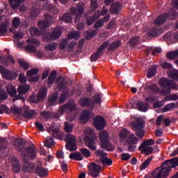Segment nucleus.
Returning a JSON list of instances; mask_svg holds the SVG:
<instances>
[{
    "label": "nucleus",
    "mask_w": 178,
    "mask_h": 178,
    "mask_svg": "<svg viewBox=\"0 0 178 178\" xmlns=\"http://www.w3.org/2000/svg\"><path fill=\"white\" fill-rule=\"evenodd\" d=\"M134 104L136 105L138 111H140L141 112H147V111H148V106L143 102H135Z\"/></svg>",
    "instance_id": "393cba45"
},
{
    "label": "nucleus",
    "mask_w": 178,
    "mask_h": 178,
    "mask_svg": "<svg viewBox=\"0 0 178 178\" xmlns=\"http://www.w3.org/2000/svg\"><path fill=\"white\" fill-rule=\"evenodd\" d=\"M80 37V33L79 32H72L68 35V38L64 39L60 44V49H65L66 45H67V41L69 40H79Z\"/></svg>",
    "instance_id": "f8f14e48"
},
{
    "label": "nucleus",
    "mask_w": 178,
    "mask_h": 178,
    "mask_svg": "<svg viewBox=\"0 0 178 178\" xmlns=\"http://www.w3.org/2000/svg\"><path fill=\"white\" fill-rule=\"evenodd\" d=\"M31 35H41V33L37 28L31 29Z\"/></svg>",
    "instance_id": "680f3d73"
},
{
    "label": "nucleus",
    "mask_w": 178,
    "mask_h": 178,
    "mask_svg": "<svg viewBox=\"0 0 178 178\" xmlns=\"http://www.w3.org/2000/svg\"><path fill=\"white\" fill-rule=\"evenodd\" d=\"M48 131L49 133H50V134H53V136L55 137V138H58V140H63L65 138V135L63 134V132L60 131L59 129L53 130L49 129Z\"/></svg>",
    "instance_id": "412c9836"
},
{
    "label": "nucleus",
    "mask_w": 178,
    "mask_h": 178,
    "mask_svg": "<svg viewBox=\"0 0 178 178\" xmlns=\"http://www.w3.org/2000/svg\"><path fill=\"white\" fill-rule=\"evenodd\" d=\"M159 31L156 28H154L151 32L147 33V35L154 37V35H158Z\"/></svg>",
    "instance_id": "69168bd1"
},
{
    "label": "nucleus",
    "mask_w": 178,
    "mask_h": 178,
    "mask_svg": "<svg viewBox=\"0 0 178 178\" xmlns=\"http://www.w3.org/2000/svg\"><path fill=\"white\" fill-rule=\"evenodd\" d=\"M93 124L97 130H102V129L106 126V122H105V119H104V118L97 115L94 119Z\"/></svg>",
    "instance_id": "ddd939ff"
},
{
    "label": "nucleus",
    "mask_w": 178,
    "mask_h": 178,
    "mask_svg": "<svg viewBox=\"0 0 178 178\" xmlns=\"http://www.w3.org/2000/svg\"><path fill=\"white\" fill-rule=\"evenodd\" d=\"M140 42V38L138 36L134 37L131 40L129 41V43L131 45H137Z\"/></svg>",
    "instance_id": "13d9d810"
},
{
    "label": "nucleus",
    "mask_w": 178,
    "mask_h": 178,
    "mask_svg": "<svg viewBox=\"0 0 178 178\" xmlns=\"http://www.w3.org/2000/svg\"><path fill=\"white\" fill-rule=\"evenodd\" d=\"M56 77V71H53L51 72L49 79H48V84L51 85L55 81V78Z\"/></svg>",
    "instance_id": "4c0bfd02"
},
{
    "label": "nucleus",
    "mask_w": 178,
    "mask_h": 178,
    "mask_svg": "<svg viewBox=\"0 0 178 178\" xmlns=\"http://www.w3.org/2000/svg\"><path fill=\"white\" fill-rule=\"evenodd\" d=\"M11 163L13 165L14 172H15V173H19V172H20V165H19V161L13 158L11 160Z\"/></svg>",
    "instance_id": "bb28decb"
},
{
    "label": "nucleus",
    "mask_w": 178,
    "mask_h": 178,
    "mask_svg": "<svg viewBox=\"0 0 178 178\" xmlns=\"http://www.w3.org/2000/svg\"><path fill=\"white\" fill-rule=\"evenodd\" d=\"M155 144V141L153 139H148L145 140L140 146L142 147H149L150 145H154Z\"/></svg>",
    "instance_id": "49530a36"
},
{
    "label": "nucleus",
    "mask_w": 178,
    "mask_h": 178,
    "mask_svg": "<svg viewBox=\"0 0 178 178\" xmlns=\"http://www.w3.org/2000/svg\"><path fill=\"white\" fill-rule=\"evenodd\" d=\"M26 42H28V44H33V45H36L38 46L40 44V41L37 40V39L34 38H29Z\"/></svg>",
    "instance_id": "3c124183"
},
{
    "label": "nucleus",
    "mask_w": 178,
    "mask_h": 178,
    "mask_svg": "<svg viewBox=\"0 0 178 178\" xmlns=\"http://www.w3.org/2000/svg\"><path fill=\"white\" fill-rule=\"evenodd\" d=\"M79 104L81 105V106H88V105H92L94 106V102L86 97L81 99Z\"/></svg>",
    "instance_id": "a878e982"
},
{
    "label": "nucleus",
    "mask_w": 178,
    "mask_h": 178,
    "mask_svg": "<svg viewBox=\"0 0 178 178\" xmlns=\"http://www.w3.org/2000/svg\"><path fill=\"white\" fill-rule=\"evenodd\" d=\"M67 145L66 148L69 151H76L77 149V143L76 142V137L72 134H68L66 136Z\"/></svg>",
    "instance_id": "1a4fd4ad"
},
{
    "label": "nucleus",
    "mask_w": 178,
    "mask_h": 178,
    "mask_svg": "<svg viewBox=\"0 0 178 178\" xmlns=\"http://www.w3.org/2000/svg\"><path fill=\"white\" fill-rule=\"evenodd\" d=\"M64 130L66 131V133H72V131H73V124L69 122H65Z\"/></svg>",
    "instance_id": "c9c22d12"
},
{
    "label": "nucleus",
    "mask_w": 178,
    "mask_h": 178,
    "mask_svg": "<svg viewBox=\"0 0 178 178\" xmlns=\"http://www.w3.org/2000/svg\"><path fill=\"white\" fill-rule=\"evenodd\" d=\"M99 138L102 143V148L107 151H113L115 146L109 143V134L106 131H102L99 134Z\"/></svg>",
    "instance_id": "20e7f679"
},
{
    "label": "nucleus",
    "mask_w": 178,
    "mask_h": 178,
    "mask_svg": "<svg viewBox=\"0 0 178 178\" xmlns=\"http://www.w3.org/2000/svg\"><path fill=\"white\" fill-rule=\"evenodd\" d=\"M11 112L15 115H19L22 112V108H17L15 106L11 107Z\"/></svg>",
    "instance_id": "052dcab7"
},
{
    "label": "nucleus",
    "mask_w": 178,
    "mask_h": 178,
    "mask_svg": "<svg viewBox=\"0 0 178 178\" xmlns=\"http://www.w3.org/2000/svg\"><path fill=\"white\" fill-rule=\"evenodd\" d=\"M57 86L59 88V90H63V94L61 95L60 97V102H65V100L66 99V97H67V90L66 89V87L67 86V83L66 81H65V78L60 77L56 81Z\"/></svg>",
    "instance_id": "0eeeda50"
},
{
    "label": "nucleus",
    "mask_w": 178,
    "mask_h": 178,
    "mask_svg": "<svg viewBox=\"0 0 178 178\" xmlns=\"http://www.w3.org/2000/svg\"><path fill=\"white\" fill-rule=\"evenodd\" d=\"M0 72L1 73L2 76L6 79V80H15V79H16V74H12L10 71L6 70L1 66H0Z\"/></svg>",
    "instance_id": "6ab92c4d"
},
{
    "label": "nucleus",
    "mask_w": 178,
    "mask_h": 178,
    "mask_svg": "<svg viewBox=\"0 0 178 178\" xmlns=\"http://www.w3.org/2000/svg\"><path fill=\"white\" fill-rule=\"evenodd\" d=\"M17 149L20 151L21 155L24 156V163L22 166V170L24 172H28L29 173H31V172H34L35 168L34 167V164L33 163H29L26 161V156H27V154L31 159H34L35 156H37V150L35 147H28L27 149H24V145L19 144L18 147H17Z\"/></svg>",
    "instance_id": "f257e3e1"
},
{
    "label": "nucleus",
    "mask_w": 178,
    "mask_h": 178,
    "mask_svg": "<svg viewBox=\"0 0 178 178\" xmlns=\"http://www.w3.org/2000/svg\"><path fill=\"white\" fill-rule=\"evenodd\" d=\"M100 161L102 163H103V165H106V166H111V165H112V160L108 159L106 156L101 158Z\"/></svg>",
    "instance_id": "58836bf2"
},
{
    "label": "nucleus",
    "mask_w": 178,
    "mask_h": 178,
    "mask_svg": "<svg viewBox=\"0 0 178 178\" xmlns=\"http://www.w3.org/2000/svg\"><path fill=\"white\" fill-rule=\"evenodd\" d=\"M47 97V88H42L40 90L36 99L34 96L30 97V102L33 104H37V102H40V101H42V99Z\"/></svg>",
    "instance_id": "9d476101"
},
{
    "label": "nucleus",
    "mask_w": 178,
    "mask_h": 178,
    "mask_svg": "<svg viewBox=\"0 0 178 178\" xmlns=\"http://www.w3.org/2000/svg\"><path fill=\"white\" fill-rule=\"evenodd\" d=\"M167 58L168 59H175L176 58H178V50L175 51H170L167 54Z\"/></svg>",
    "instance_id": "c03bdc74"
},
{
    "label": "nucleus",
    "mask_w": 178,
    "mask_h": 178,
    "mask_svg": "<svg viewBox=\"0 0 178 178\" xmlns=\"http://www.w3.org/2000/svg\"><path fill=\"white\" fill-rule=\"evenodd\" d=\"M144 124H145V122L140 119H137L136 122L130 124L131 127H132L134 130H136V134L139 138H143V137L145 136V132L143 129H144Z\"/></svg>",
    "instance_id": "423d86ee"
},
{
    "label": "nucleus",
    "mask_w": 178,
    "mask_h": 178,
    "mask_svg": "<svg viewBox=\"0 0 178 178\" xmlns=\"http://www.w3.org/2000/svg\"><path fill=\"white\" fill-rule=\"evenodd\" d=\"M156 74V67L154 66H152L151 68H149L148 72H147V77L149 79Z\"/></svg>",
    "instance_id": "a18cd8bd"
},
{
    "label": "nucleus",
    "mask_w": 178,
    "mask_h": 178,
    "mask_svg": "<svg viewBox=\"0 0 178 178\" xmlns=\"http://www.w3.org/2000/svg\"><path fill=\"white\" fill-rule=\"evenodd\" d=\"M170 168L166 165V163H163L161 167H159L154 170L153 177L154 178H166L169 177Z\"/></svg>",
    "instance_id": "39448f33"
},
{
    "label": "nucleus",
    "mask_w": 178,
    "mask_h": 178,
    "mask_svg": "<svg viewBox=\"0 0 178 178\" xmlns=\"http://www.w3.org/2000/svg\"><path fill=\"white\" fill-rule=\"evenodd\" d=\"M121 42L120 41H115L113 42L108 47V50L109 51H113V49H116L118 48H119V47H120L121 45Z\"/></svg>",
    "instance_id": "a19ab883"
},
{
    "label": "nucleus",
    "mask_w": 178,
    "mask_h": 178,
    "mask_svg": "<svg viewBox=\"0 0 178 178\" xmlns=\"http://www.w3.org/2000/svg\"><path fill=\"white\" fill-rule=\"evenodd\" d=\"M11 8L13 9H17L18 6H20V3H23L24 0H9Z\"/></svg>",
    "instance_id": "c756f323"
},
{
    "label": "nucleus",
    "mask_w": 178,
    "mask_h": 178,
    "mask_svg": "<svg viewBox=\"0 0 178 178\" xmlns=\"http://www.w3.org/2000/svg\"><path fill=\"white\" fill-rule=\"evenodd\" d=\"M38 73V69H33L27 72V76L31 77V76H35Z\"/></svg>",
    "instance_id": "0e129e2a"
},
{
    "label": "nucleus",
    "mask_w": 178,
    "mask_h": 178,
    "mask_svg": "<svg viewBox=\"0 0 178 178\" xmlns=\"http://www.w3.org/2000/svg\"><path fill=\"white\" fill-rule=\"evenodd\" d=\"M19 66L22 67L23 69H25V70H27L29 69V63H26L22 60H19Z\"/></svg>",
    "instance_id": "e2e57ef3"
},
{
    "label": "nucleus",
    "mask_w": 178,
    "mask_h": 178,
    "mask_svg": "<svg viewBox=\"0 0 178 178\" xmlns=\"http://www.w3.org/2000/svg\"><path fill=\"white\" fill-rule=\"evenodd\" d=\"M80 152L82 155L85 156V158H90V156H91V152H90L88 149H86V148L80 149Z\"/></svg>",
    "instance_id": "37998d69"
},
{
    "label": "nucleus",
    "mask_w": 178,
    "mask_h": 178,
    "mask_svg": "<svg viewBox=\"0 0 178 178\" xmlns=\"http://www.w3.org/2000/svg\"><path fill=\"white\" fill-rule=\"evenodd\" d=\"M74 111H76V104H74V102H72L68 104L61 106L58 113H60V115H63L65 112L68 111L67 120H70V122H73V120H74V118L77 116V114L72 115V113H75Z\"/></svg>",
    "instance_id": "7ed1b4c3"
},
{
    "label": "nucleus",
    "mask_w": 178,
    "mask_h": 178,
    "mask_svg": "<svg viewBox=\"0 0 178 178\" xmlns=\"http://www.w3.org/2000/svg\"><path fill=\"white\" fill-rule=\"evenodd\" d=\"M19 26H20V19H19V17H15L13 19V26L14 27V29H17Z\"/></svg>",
    "instance_id": "864d4df0"
},
{
    "label": "nucleus",
    "mask_w": 178,
    "mask_h": 178,
    "mask_svg": "<svg viewBox=\"0 0 178 178\" xmlns=\"http://www.w3.org/2000/svg\"><path fill=\"white\" fill-rule=\"evenodd\" d=\"M152 160V158L147 159L142 165H140V170H144L149 163H151V161Z\"/></svg>",
    "instance_id": "5fc2aeb1"
},
{
    "label": "nucleus",
    "mask_w": 178,
    "mask_h": 178,
    "mask_svg": "<svg viewBox=\"0 0 178 178\" xmlns=\"http://www.w3.org/2000/svg\"><path fill=\"white\" fill-rule=\"evenodd\" d=\"M90 115H91L90 111H83L82 115L80 116L81 123H87L88 119H90Z\"/></svg>",
    "instance_id": "b1692460"
},
{
    "label": "nucleus",
    "mask_w": 178,
    "mask_h": 178,
    "mask_svg": "<svg viewBox=\"0 0 178 178\" xmlns=\"http://www.w3.org/2000/svg\"><path fill=\"white\" fill-rule=\"evenodd\" d=\"M13 37L15 38V40H19L23 38V33L21 32H15L13 34Z\"/></svg>",
    "instance_id": "338daca9"
},
{
    "label": "nucleus",
    "mask_w": 178,
    "mask_h": 178,
    "mask_svg": "<svg viewBox=\"0 0 178 178\" xmlns=\"http://www.w3.org/2000/svg\"><path fill=\"white\" fill-rule=\"evenodd\" d=\"M61 34H62V27L55 28L53 33H51L50 35H47V40H58V38L60 37Z\"/></svg>",
    "instance_id": "a211bd4d"
},
{
    "label": "nucleus",
    "mask_w": 178,
    "mask_h": 178,
    "mask_svg": "<svg viewBox=\"0 0 178 178\" xmlns=\"http://www.w3.org/2000/svg\"><path fill=\"white\" fill-rule=\"evenodd\" d=\"M89 175L92 177H97L101 173V166L95 163H92L88 166Z\"/></svg>",
    "instance_id": "2eb2a0df"
},
{
    "label": "nucleus",
    "mask_w": 178,
    "mask_h": 178,
    "mask_svg": "<svg viewBox=\"0 0 178 178\" xmlns=\"http://www.w3.org/2000/svg\"><path fill=\"white\" fill-rule=\"evenodd\" d=\"M147 51L149 54H152V55H155V54H161V52H162V49L159 47H148Z\"/></svg>",
    "instance_id": "7c9ffc66"
},
{
    "label": "nucleus",
    "mask_w": 178,
    "mask_h": 178,
    "mask_svg": "<svg viewBox=\"0 0 178 178\" xmlns=\"http://www.w3.org/2000/svg\"><path fill=\"white\" fill-rule=\"evenodd\" d=\"M61 20L66 22L67 23H70L72 20V14L70 13L65 14L61 18Z\"/></svg>",
    "instance_id": "ea45409f"
},
{
    "label": "nucleus",
    "mask_w": 178,
    "mask_h": 178,
    "mask_svg": "<svg viewBox=\"0 0 178 178\" xmlns=\"http://www.w3.org/2000/svg\"><path fill=\"white\" fill-rule=\"evenodd\" d=\"M29 90H30V86L29 85H20L18 87V92L20 95L26 94Z\"/></svg>",
    "instance_id": "cd10ccee"
},
{
    "label": "nucleus",
    "mask_w": 178,
    "mask_h": 178,
    "mask_svg": "<svg viewBox=\"0 0 178 178\" xmlns=\"http://www.w3.org/2000/svg\"><path fill=\"white\" fill-rule=\"evenodd\" d=\"M159 84L163 88L161 90L156 85L152 86L154 92L161 94V95H168L170 94V90H177L178 86L176 83H174L172 81L168 79L167 78H161L159 80Z\"/></svg>",
    "instance_id": "f03ea898"
},
{
    "label": "nucleus",
    "mask_w": 178,
    "mask_h": 178,
    "mask_svg": "<svg viewBox=\"0 0 178 178\" xmlns=\"http://www.w3.org/2000/svg\"><path fill=\"white\" fill-rule=\"evenodd\" d=\"M108 45H109V42L108 41L104 42L97 49V52L96 54H94L93 55H92V56L90 58L91 62H95L99 58V56L101 55V52H102V51H104V49H105L108 47Z\"/></svg>",
    "instance_id": "f3484780"
},
{
    "label": "nucleus",
    "mask_w": 178,
    "mask_h": 178,
    "mask_svg": "<svg viewBox=\"0 0 178 178\" xmlns=\"http://www.w3.org/2000/svg\"><path fill=\"white\" fill-rule=\"evenodd\" d=\"M54 144V139L52 138H48L44 141V146L47 148H51Z\"/></svg>",
    "instance_id": "8fccbe9b"
},
{
    "label": "nucleus",
    "mask_w": 178,
    "mask_h": 178,
    "mask_svg": "<svg viewBox=\"0 0 178 178\" xmlns=\"http://www.w3.org/2000/svg\"><path fill=\"white\" fill-rule=\"evenodd\" d=\"M26 50L28 51L29 52H37V48L34 44H28L26 47Z\"/></svg>",
    "instance_id": "6e6d98bb"
},
{
    "label": "nucleus",
    "mask_w": 178,
    "mask_h": 178,
    "mask_svg": "<svg viewBox=\"0 0 178 178\" xmlns=\"http://www.w3.org/2000/svg\"><path fill=\"white\" fill-rule=\"evenodd\" d=\"M34 172L36 175H38L40 177L48 176V170L41 167V162L38 163V166L35 167Z\"/></svg>",
    "instance_id": "aec40b11"
},
{
    "label": "nucleus",
    "mask_w": 178,
    "mask_h": 178,
    "mask_svg": "<svg viewBox=\"0 0 178 178\" xmlns=\"http://www.w3.org/2000/svg\"><path fill=\"white\" fill-rule=\"evenodd\" d=\"M178 99L177 95H170L165 98V101H177Z\"/></svg>",
    "instance_id": "4d7b16f0"
},
{
    "label": "nucleus",
    "mask_w": 178,
    "mask_h": 178,
    "mask_svg": "<svg viewBox=\"0 0 178 178\" xmlns=\"http://www.w3.org/2000/svg\"><path fill=\"white\" fill-rule=\"evenodd\" d=\"M35 115H37V113H35V111H27L24 114V118H26V119H31L33 118H34V116H35Z\"/></svg>",
    "instance_id": "09e8293b"
},
{
    "label": "nucleus",
    "mask_w": 178,
    "mask_h": 178,
    "mask_svg": "<svg viewBox=\"0 0 178 178\" xmlns=\"http://www.w3.org/2000/svg\"><path fill=\"white\" fill-rule=\"evenodd\" d=\"M70 159H74L75 161H83V156L79 152H75L70 154Z\"/></svg>",
    "instance_id": "473e14b6"
},
{
    "label": "nucleus",
    "mask_w": 178,
    "mask_h": 178,
    "mask_svg": "<svg viewBox=\"0 0 178 178\" xmlns=\"http://www.w3.org/2000/svg\"><path fill=\"white\" fill-rule=\"evenodd\" d=\"M169 15L168 14H163L160 15L154 21V24H163L166 19H168Z\"/></svg>",
    "instance_id": "5701e85b"
},
{
    "label": "nucleus",
    "mask_w": 178,
    "mask_h": 178,
    "mask_svg": "<svg viewBox=\"0 0 178 178\" xmlns=\"http://www.w3.org/2000/svg\"><path fill=\"white\" fill-rule=\"evenodd\" d=\"M175 108H176V104L175 103L168 104L163 108V112H168V111H172V109Z\"/></svg>",
    "instance_id": "79ce46f5"
},
{
    "label": "nucleus",
    "mask_w": 178,
    "mask_h": 178,
    "mask_svg": "<svg viewBox=\"0 0 178 178\" xmlns=\"http://www.w3.org/2000/svg\"><path fill=\"white\" fill-rule=\"evenodd\" d=\"M56 98H58V93H54L49 99V105H56Z\"/></svg>",
    "instance_id": "e433bc0d"
},
{
    "label": "nucleus",
    "mask_w": 178,
    "mask_h": 178,
    "mask_svg": "<svg viewBox=\"0 0 178 178\" xmlns=\"http://www.w3.org/2000/svg\"><path fill=\"white\" fill-rule=\"evenodd\" d=\"M95 154L96 156H99L100 158V159H101V158H104V156H106V154L99 149L96 150L95 152Z\"/></svg>",
    "instance_id": "bf43d9fd"
},
{
    "label": "nucleus",
    "mask_w": 178,
    "mask_h": 178,
    "mask_svg": "<svg viewBox=\"0 0 178 178\" xmlns=\"http://www.w3.org/2000/svg\"><path fill=\"white\" fill-rule=\"evenodd\" d=\"M70 12L72 15H76L75 22H77L79 17H80L84 12V3H79L77 6V9L76 10V8H72Z\"/></svg>",
    "instance_id": "4468645a"
},
{
    "label": "nucleus",
    "mask_w": 178,
    "mask_h": 178,
    "mask_svg": "<svg viewBox=\"0 0 178 178\" xmlns=\"http://www.w3.org/2000/svg\"><path fill=\"white\" fill-rule=\"evenodd\" d=\"M168 75L170 79L173 80H178V70H174L168 72Z\"/></svg>",
    "instance_id": "2f4dec72"
},
{
    "label": "nucleus",
    "mask_w": 178,
    "mask_h": 178,
    "mask_svg": "<svg viewBox=\"0 0 178 178\" xmlns=\"http://www.w3.org/2000/svg\"><path fill=\"white\" fill-rule=\"evenodd\" d=\"M56 48H58V44L56 43L49 44L44 47V49L47 51H55Z\"/></svg>",
    "instance_id": "de8ad7c7"
},
{
    "label": "nucleus",
    "mask_w": 178,
    "mask_h": 178,
    "mask_svg": "<svg viewBox=\"0 0 178 178\" xmlns=\"http://www.w3.org/2000/svg\"><path fill=\"white\" fill-rule=\"evenodd\" d=\"M84 140L86 145L89 149L91 151H95L97 149V145H95V141L97 140L96 136H91V135H90L89 136H86Z\"/></svg>",
    "instance_id": "9b49d317"
},
{
    "label": "nucleus",
    "mask_w": 178,
    "mask_h": 178,
    "mask_svg": "<svg viewBox=\"0 0 178 178\" xmlns=\"http://www.w3.org/2000/svg\"><path fill=\"white\" fill-rule=\"evenodd\" d=\"M7 29H8V24L6 23L1 24H0V35H2V34H4Z\"/></svg>",
    "instance_id": "603ef678"
},
{
    "label": "nucleus",
    "mask_w": 178,
    "mask_h": 178,
    "mask_svg": "<svg viewBox=\"0 0 178 178\" xmlns=\"http://www.w3.org/2000/svg\"><path fill=\"white\" fill-rule=\"evenodd\" d=\"M121 6L119 4V3H113L110 10L112 13H119V10H120Z\"/></svg>",
    "instance_id": "f704fd0d"
},
{
    "label": "nucleus",
    "mask_w": 178,
    "mask_h": 178,
    "mask_svg": "<svg viewBox=\"0 0 178 178\" xmlns=\"http://www.w3.org/2000/svg\"><path fill=\"white\" fill-rule=\"evenodd\" d=\"M53 19L51 15L46 14L45 20L40 21L38 24V27H40V29H47V27H49V25L52 23Z\"/></svg>",
    "instance_id": "dca6fc26"
},
{
    "label": "nucleus",
    "mask_w": 178,
    "mask_h": 178,
    "mask_svg": "<svg viewBox=\"0 0 178 178\" xmlns=\"http://www.w3.org/2000/svg\"><path fill=\"white\" fill-rule=\"evenodd\" d=\"M127 143L128 151L133 152L136 151V148H137V144H138V138L136 137L135 134H131L128 136Z\"/></svg>",
    "instance_id": "6e6552de"
},
{
    "label": "nucleus",
    "mask_w": 178,
    "mask_h": 178,
    "mask_svg": "<svg viewBox=\"0 0 178 178\" xmlns=\"http://www.w3.org/2000/svg\"><path fill=\"white\" fill-rule=\"evenodd\" d=\"M129 130L127 129H122L119 134V138L120 143H123L126 138L129 136Z\"/></svg>",
    "instance_id": "c85d7f7f"
},
{
    "label": "nucleus",
    "mask_w": 178,
    "mask_h": 178,
    "mask_svg": "<svg viewBox=\"0 0 178 178\" xmlns=\"http://www.w3.org/2000/svg\"><path fill=\"white\" fill-rule=\"evenodd\" d=\"M8 95L3 90H0V99H6Z\"/></svg>",
    "instance_id": "774afa93"
},
{
    "label": "nucleus",
    "mask_w": 178,
    "mask_h": 178,
    "mask_svg": "<svg viewBox=\"0 0 178 178\" xmlns=\"http://www.w3.org/2000/svg\"><path fill=\"white\" fill-rule=\"evenodd\" d=\"M139 149L140 152L145 154V155H151L152 151H154L151 146H140Z\"/></svg>",
    "instance_id": "4be33fe9"
},
{
    "label": "nucleus",
    "mask_w": 178,
    "mask_h": 178,
    "mask_svg": "<svg viewBox=\"0 0 178 178\" xmlns=\"http://www.w3.org/2000/svg\"><path fill=\"white\" fill-rule=\"evenodd\" d=\"M7 91H8L9 95H10V97H15V95H16V94L17 93L15 86L10 85V84L8 86Z\"/></svg>",
    "instance_id": "72a5a7b5"
}]
</instances>
